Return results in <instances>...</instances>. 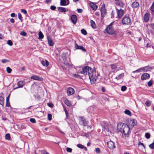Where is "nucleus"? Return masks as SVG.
I'll return each mask as SVG.
<instances>
[{"label": "nucleus", "mask_w": 154, "mask_h": 154, "mask_svg": "<svg viewBox=\"0 0 154 154\" xmlns=\"http://www.w3.org/2000/svg\"><path fill=\"white\" fill-rule=\"evenodd\" d=\"M152 81L151 80L149 81L148 82V86H149V87H150L152 85Z\"/></svg>", "instance_id": "54"}, {"label": "nucleus", "mask_w": 154, "mask_h": 154, "mask_svg": "<svg viewBox=\"0 0 154 154\" xmlns=\"http://www.w3.org/2000/svg\"><path fill=\"white\" fill-rule=\"evenodd\" d=\"M25 84V82L24 81H20L17 83L18 87L14 88V90L18 88H23Z\"/></svg>", "instance_id": "10"}, {"label": "nucleus", "mask_w": 154, "mask_h": 154, "mask_svg": "<svg viewBox=\"0 0 154 154\" xmlns=\"http://www.w3.org/2000/svg\"><path fill=\"white\" fill-rule=\"evenodd\" d=\"M11 16L12 17H14L16 16V14L14 13H12L11 14Z\"/></svg>", "instance_id": "59"}, {"label": "nucleus", "mask_w": 154, "mask_h": 154, "mask_svg": "<svg viewBox=\"0 0 154 154\" xmlns=\"http://www.w3.org/2000/svg\"><path fill=\"white\" fill-rule=\"evenodd\" d=\"M83 10L81 9H77V12L79 13H82V12Z\"/></svg>", "instance_id": "56"}, {"label": "nucleus", "mask_w": 154, "mask_h": 154, "mask_svg": "<svg viewBox=\"0 0 154 154\" xmlns=\"http://www.w3.org/2000/svg\"><path fill=\"white\" fill-rule=\"evenodd\" d=\"M91 25V26L94 29H95L96 28V26L95 23L94 21L92 20L90 21Z\"/></svg>", "instance_id": "27"}, {"label": "nucleus", "mask_w": 154, "mask_h": 154, "mask_svg": "<svg viewBox=\"0 0 154 154\" xmlns=\"http://www.w3.org/2000/svg\"><path fill=\"white\" fill-rule=\"evenodd\" d=\"M67 93L68 95H71L74 93V90L73 88L69 87L67 89Z\"/></svg>", "instance_id": "16"}, {"label": "nucleus", "mask_w": 154, "mask_h": 154, "mask_svg": "<svg viewBox=\"0 0 154 154\" xmlns=\"http://www.w3.org/2000/svg\"><path fill=\"white\" fill-rule=\"evenodd\" d=\"M71 20L74 24L77 22V16L75 15H72L71 17Z\"/></svg>", "instance_id": "17"}, {"label": "nucleus", "mask_w": 154, "mask_h": 154, "mask_svg": "<svg viewBox=\"0 0 154 154\" xmlns=\"http://www.w3.org/2000/svg\"><path fill=\"white\" fill-rule=\"evenodd\" d=\"M81 122H82V125L84 126H86L87 125V123L85 119L83 118H82L81 119Z\"/></svg>", "instance_id": "28"}, {"label": "nucleus", "mask_w": 154, "mask_h": 154, "mask_svg": "<svg viewBox=\"0 0 154 154\" xmlns=\"http://www.w3.org/2000/svg\"><path fill=\"white\" fill-rule=\"evenodd\" d=\"M75 48L76 49H80L82 50L83 51H85L86 50L83 47L81 46H79L76 43L75 44Z\"/></svg>", "instance_id": "15"}, {"label": "nucleus", "mask_w": 154, "mask_h": 154, "mask_svg": "<svg viewBox=\"0 0 154 154\" xmlns=\"http://www.w3.org/2000/svg\"><path fill=\"white\" fill-rule=\"evenodd\" d=\"M81 135L82 136H85L87 138H88L89 137V135L88 134L85 133H82Z\"/></svg>", "instance_id": "33"}, {"label": "nucleus", "mask_w": 154, "mask_h": 154, "mask_svg": "<svg viewBox=\"0 0 154 154\" xmlns=\"http://www.w3.org/2000/svg\"><path fill=\"white\" fill-rule=\"evenodd\" d=\"M0 104L2 106L4 105V98L2 96L0 97Z\"/></svg>", "instance_id": "29"}, {"label": "nucleus", "mask_w": 154, "mask_h": 154, "mask_svg": "<svg viewBox=\"0 0 154 154\" xmlns=\"http://www.w3.org/2000/svg\"><path fill=\"white\" fill-rule=\"evenodd\" d=\"M92 69L91 68L88 66H86L82 68V71L78 72V73L84 75H86L88 72V75L89 74L90 70H92Z\"/></svg>", "instance_id": "4"}, {"label": "nucleus", "mask_w": 154, "mask_h": 154, "mask_svg": "<svg viewBox=\"0 0 154 154\" xmlns=\"http://www.w3.org/2000/svg\"><path fill=\"white\" fill-rule=\"evenodd\" d=\"M141 145L142 146H143L144 148H145V146L143 143H141L140 142H139L138 143V145Z\"/></svg>", "instance_id": "57"}, {"label": "nucleus", "mask_w": 154, "mask_h": 154, "mask_svg": "<svg viewBox=\"0 0 154 154\" xmlns=\"http://www.w3.org/2000/svg\"><path fill=\"white\" fill-rule=\"evenodd\" d=\"M6 71L8 73H10L12 71V69L8 67L6 68Z\"/></svg>", "instance_id": "36"}, {"label": "nucleus", "mask_w": 154, "mask_h": 154, "mask_svg": "<svg viewBox=\"0 0 154 154\" xmlns=\"http://www.w3.org/2000/svg\"><path fill=\"white\" fill-rule=\"evenodd\" d=\"M149 19V14L148 13L146 14L144 17V20L145 22H147Z\"/></svg>", "instance_id": "23"}, {"label": "nucleus", "mask_w": 154, "mask_h": 154, "mask_svg": "<svg viewBox=\"0 0 154 154\" xmlns=\"http://www.w3.org/2000/svg\"><path fill=\"white\" fill-rule=\"evenodd\" d=\"M77 146L78 147L81 149H83L84 147V146L83 145L80 144H78Z\"/></svg>", "instance_id": "43"}, {"label": "nucleus", "mask_w": 154, "mask_h": 154, "mask_svg": "<svg viewBox=\"0 0 154 154\" xmlns=\"http://www.w3.org/2000/svg\"><path fill=\"white\" fill-rule=\"evenodd\" d=\"M104 131L107 132L106 135H109L110 134H112L113 131V128L110 125H108L104 128Z\"/></svg>", "instance_id": "6"}, {"label": "nucleus", "mask_w": 154, "mask_h": 154, "mask_svg": "<svg viewBox=\"0 0 154 154\" xmlns=\"http://www.w3.org/2000/svg\"><path fill=\"white\" fill-rule=\"evenodd\" d=\"M149 77L150 75L149 74L147 73H144L142 75L141 79L142 80H144L146 79H149Z\"/></svg>", "instance_id": "12"}, {"label": "nucleus", "mask_w": 154, "mask_h": 154, "mask_svg": "<svg viewBox=\"0 0 154 154\" xmlns=\"http://www.w3.org/2000/svg\"><path fill=\"white\" fill-rule=\"evenodd\" d=\"M82 33L84 35H86L87 34L86 31L84 29H82L81 30Z\"/></svg>", "instance_id": "34"}, {"label": "nucleus", "mask_w": 154, "mask_h": 154, "mask_svg": "<svg viewBox=\"0 0 154 154\" xmlns=\"http://www.w3.org/2000/svg\"><path fill=\"white\" fill-rule=\"evenodd\" d=\"M97 75L95 71L93 70V69L92 70H90L88 76L92 84L95 83L97 79V76L99 75L98 73H97Z\"/></svg>", "instance_id": "2"}, {"label": "nucleus", "mask_w": 154, "mask_h": 154, "mask_svg": "<svg viewBox=\"0 0 154 154\" xmlns=\"http://www.w3.org/2000/svg\"><path fill=\"white\" fill-rule=\"evenodd\" d=\"M152 69V68L149 67V66H147L143 67L139 69H137L135 71H134L133 73H134L135 72H138L140 70H142V71L143 72H147L151 70Z\"/></svg>", "instance_id": "7"}, {"label": "nucleus", "mask_w": 154, "mask_h": 154, "mask_svg": "<svg viewBox=\"0 0 154 154\" xmlns=\"http://www.w3.org/2000/svg\"><path fill=\"white\" fill-rule=\"evenodd\" d=\"M90 5L93 10L95 11L97 10V6L96 5L94 4L93 3H90Z\"/></svg>", "instance_id": "22"}, {"label": "nucleus", "mask_w": 154, "mask_h": 154, "mask_svg": "<svg viewBox=\"0 0 154 154\" xmlns=\"http://www.w3.org/2000/svg\"><path fill=\"white\" fill-rule=\"evenodd\" d=\"M7 44L10 46H12L13 45L12 41L10 40H9L7 42Z\"/></svg>", "instance_id": "41"}, {"label": "nucleus", "mask_w": 154, "mask_h": 154, "mask_svg": "<svg viewBox=\"0 0 154 154\" xmlns=\"http://www.w3.org/2000/svg\"><path fill=\"white\" fill-rule=\"evenodd\" d=\"M151 103L150 102V101L149 100H147L145 102V104L146 106H150L151 105Z\"/></svg>", "instance_id": "37"}, {"label": "nucleus", "mask_w": 154, "mask_h": 154, "mask_svg": "<svg viewBox=\"0 0 154 154\" xmlns=\"http://www.w3.org/2000/svg\"><path fill=\"white\" fill-rule=\"evenodd\" d=\"M57 8L59 11L61 12H65L66 11V8H64L59 7H58Z\"/></svg>", "instance_id": "25"}, {"label": "nucleus", "mask_w": 154, "mask_h": 154, "mask_svg": "<svg viewBox=\"0 0 154 154\" xmlns=\"http://www.w3.org/2000/svg\"><path fill=\"white\" fill-rule=\"evenodd\" d=\"M123 76V75L122 74H121L116 76V79L117 80H119L122 78Z\"/></svg>", "instance_id": "32"}, {"label": "nucleus", "mask_w": 154, "mask_h": 154, "mask_svg": "<svg viewBox=\"0 0 154 154\" xmlns=\"http://www.w3.org/2000/svg\"><path fill=\"white\" fill-rule=\"evenodd\" d=\"M38 38L39 39H42L44 38V35L41 31H40L38 33Z\"/></svg>", "instance_id": "30"}, {"label": "nucleus", "mask_w": 154, "mask_h": 154, "mask_svg": "<svg viewBox=\"0 0 154 154\" xmlns=\"http://www.w3.org/2000/svg\"><path fill=\"white\" fill-rule=\"evenodd\" d=\"M137 124V121L135 119L130 120L129 122V126L133 127L134 126L136 125Z\"/></svg>", "instance_id": "13"}, {"label": "nucleus", "mask_w": 154, "mask_h": 154, "mask_svg": "<svg viewBox=\"0 0 154 154\" xmlns=\"http://www.w3.org/2000/svg\"><path fill=\"white\" fill-rule=\"evenodd\" d=\"M149 147L152 149H154V143H153L149 145Z\"/></svg>", "instance_id": "47"}, {"label": "nucleus", "mask_w": 154, "mask_h": 154, "mask_svg": "<svg viewBox=\"0 0 154 154\" xmlns=\"http://www.w3.org/2000/svg\"><path fill=\"white\" fill-rule=\"evenodd\" d=\"M122 23L123 25H131V20L130 18L127 15H125L122 21Z\"/></svg>", "instance_id": "5"}, {"label": "nucleus", "mask_w": 154, "mask_h": 154, "mask_svg": "<svg viewBox=\"0 0 154 154\" xmlns=\"http://www.w3.org/2000/svg\"><path fill=\"white\" fill-rule=\"evenodd\" d=\"M30 121L32 123H35L36 122L35 120L33 118H30Z\"/></svg>", "instance_id": "42"}, {"label": "nucleus", "mask_w": 154, "mask_h": 154, "mask_svg": "<svg viewBox=\"0 0 154 154\" xmlns=\"http://www.w3.org/2000/svg\"><path fill=\"white\" fill-rule=\"evenodd\" d=\"M145 136L147 139H149L150 138V135L149 133H146L145 134Z\"/></svg>", "instance_id": "38"}, {"label": "nucleus", "mask_w": 154, "mask_h": 154, "mask_svg": "<svg viewBox=\"0 0 154 154\" xmlns=\"http://www.w3.org/2000/svg\"><path fill=\"white\" fill-rule=\"evenodd\" d=\"M20 34L23 36H25L26 35V33L24 31H22L20 33Z\"/></svg>", "instance_id": "45"}, {"label": "nucleus", "mask_w": 154, "mask_h": 154, "mask_svg": "<svg viewBox=\"0 0 154 154\" xmlns=\"http://www.w3.org/2000/svg\"><path fill=\"white\" fill-rule=\"evenodd\" d=\"M69 0H60V5L61 6L66 5L69 4Z\"/></svg>", "instance_id": "14"}, {"label": "nucleus", "mask_w": 154, "mask_h": 154, "mask_svg": "<svg viewBox=\"0 0 154 154\" xmlns=\"http://www.w3.org/2000/svg\"><path fill=\"white\" fill-rule=\"evenodd\" d=\"M5 139L7 140H9L10 139V136L9 134H7L5 136Z\"/></svg>", "instance_id": "35"}, {"label": "nucleus", "mask_w": 154, "mask_h": 154, "mask_svg": "<svg viewBox=\"0 0 154 154\" xmlns=\"http://www.w3.org/2000/svg\"><path fill=\"white\" fill-rule=\"evenodd\" d=\"M9 60L7 59H3L2 60V62L3 63H5L7 62H9Z\"/></svg>", "instance_id": "49"}, {"label": "nucleus", "mask_w": 154, "mask_h": 154, "mask_svg": "<svg viewBox=\"0 0 154 154\" xmlns=\"http://www.w3.org/2000/svg\"><path fill=\"white\" fill-rule=\"evenodd\" d=\"M151 26L153 29H154V23L151 24Z\"/></svg>", "instance_id": "63"}, {"label": "nucleus", "mask_w": 154, "mask_h": 154, "mask_svg": "<svg viewBox=\"0 0 154 154\" xmlns=\"http://www.w3.org/2000/svg\"><path fill=\"white\" fill-rule=\"evenodd\" d=\"M66 150L68 152H72V149L70 148L67 147L66 148Z\"/></svg>", "instance_id": "44"}, {"label": "nucleus", "mask_w": 154, "mask_h": 154, "mask_svg": "<svg viewBox=\"0 0 154 154\" xmlns=\"http://www.w3.org/2000/svg\"><path fill=\"white\" fill-rule=\"evenodd\" d=\"M107 144L108 147L110 149H113L116 147L114 143L111 140L108 142Z\"/></svg>", "instance_id": "9"}, {"label": "nucleus", "mask_w": 154, "mask_h": 154, "mask_svg": "<svg viewBox=\"0 0 154 154\" xmlns=\"http://www.w3.org/2000/svg\"><path fill=\"white\" fill-rule=\"evenodd\" d=\"M131 5L133 8H136L139 7V3L136 2H134L132 3Z\"/></svg>", "instance_id": "21"}, {"label": "nucleus", "mask_w": 154, "mask_h": 154, "mask_svg": "<svg viewBox=\"0 0 154 154\" xmlns=\"http://www.w3.org/2000/svg\"><path fill=\"white\" fill-rule=\"evenodd\" d=\"M48 120L51 121L52 119V115L50 114H48Z\"/></svg>", "instance_id": "46"}, {"label": "nucleus", "mask_w": 154, "mask_h": 154, "mask_svg": "<svg viewBox=\"0 0 154 154\" xmlns=\"http://www.w3.org/2000/svg\"><path fill=\"white\" fill-rule=\"evenodd\" d=\"M111 67L112 69L113 70L117 68V66H116V65L114 64H112L111 65Z\"/></svg>", "instance_id": "39"}, {"label": "nucleus", "mask_w": 154, "mask_h": 154, "mask_svg": "<svg viewBox=\"0 0 154 154\" xmlns=\"http://www.w3.org/2000/svg\"><path fill=\"white\" fill-rule=\"evenodd\" d=\"M114 23L113 22H112L107 26L105 29L106 32L110 35H112L115 33V30L112 26Z\"/></svg>", "instance_id": "3"}, {"label": "nucleus", "mask_w": 154, "mask_h": 154, "mask_svg": "<svg viewBox=\"0 0 154 154\" xmlns=\"http://www.w3.org/2000/svg\"><path fill=\"white\" fill-rule=\"evenodd\" d=\"M50 8L52 10H55L56 9V7L55 6L52 5L51 6Z\"/></svg>", "instance_id": "50"}, {"label": "nucleus", "mask_w": 154, "mask_h": 154, "mask_svg": "<svg viewBox=\"0 0 154 154\" xmlns=\"http://www.w3.org/2000/svg\"><path fill=\"white\" fill-rule=\"evenodd\" d=\"M73 76L75 78H79V76L78 74H73Z\"/></svg>", "instance_id": "48"}, {"label": "nucleus", "mask_w": 154, "mask_h": 154, "mask_svg": "<svg viewBox=\"0 0 154 154\" xmlns=\"http://www.w3.org/2000/svg\"><path fill=\"white\" fill-rule=\"evenodd\" d=\"M41 63L43 66L46 67L48 66L49 64V62L46 60H45V61H42Z\"/></svg>", "instance_id": "24"}, {"label": "nucleus", "mask_w": 154, "mask_h": 154, "mask_svg": "<svg viewBox=\"0 0 154 154\" xmlns=\"http://www.w3.org/2000/svg\"><path fill=\"white\" fill-rule=\"evenodd\" d=\"M31 79L34 80H36L40 81H42L43 80V79L42 78H40L39 76L35 75H32L31 77Z\"/></svg>", "instance_id": "18"}, {"label": "nucleus", "mask_w": 154, "mask_h": 154, "mask_svg": "<svg viewBox=\"0 0 154 154\" xmlns=\"http://www.w3.org/2000/svg\"><path fill=\"white\" fill-rule=\"evenodd\" d=\"M18 18L20 19L21 21L22 20V16L21 15V14H20V13H18Z\"/></svg>", "instance_id": "51"}, {"label": "nucleus", "mask_w": 154, "mask_h": 154, "mask_svg": "<svg viewBox=\"0 0 154 154\" xmlns=\"http://www.w3.org/2000/svg\"><path fill=\"white\" fill-rule=\"evenodd\" d=\"M127 89V87L125 86H122L121 87V90L122 91H124Z\"/></svg>", "instance_id": "40"}, {"label": "nucleus", "mask_w": 154, "mask_h": 154, "mask_svg": "<svg viewBox=\"0 0 154 154\" xmlns=\"http://www.w3.org/2000/svg\"><path fill=\"white\" fill-rule=\"evenodd\" d=\"M101 90L103 92H104L105 91V89L104 87H102V88Z\"/></svg>", "instance_id": "61"}, {"label": "nucleus", "mask_w": 154, "mask_h": 154, "mask_svg": "<svg viewBox=\"0 0 154 154\" xmlns=\"http://www.w3.org/2000/svg\"><path fill=\"white\" fill-rule=\"evenodd\" d=\"M116 9L118 17L119 18H121L125 13L124 11L122 9H118L116 7Z\"/></svg>", "instance_id": "8"}, {"label": "nucleus", "mask_w": 154, "mask_h": 154, "mask_svg": "<svg viewBox=\"0 0 154 154\" xmlns=\"http://www.w3.org/2000/svg\"><path fill=\"white\" fill-rule=\"evenodd\" d=\"M48 105L50 107H52L53 106V105L52 104L50 103H48Z\"/></svg>", "instance_id": "58"}, {"label": "nucleus", "mask_w": 154, "mask_h": 154, "mask_svg": "<svg viewBox=\"0 0 154 154\" xmlns=\"http://www.w3.org/2000/svg\"><path fill=\"white\" fill-rule=\"evenodd\" d=\"M47 40L48 45L50 46H51L54 45V42L53 41H52L50 36H47Z\"/></svg>", "instance_id": "19"}, {"label": "nucleus", "mask_w": 154, "mask_h": 154, "mask_svg": "<svg viewBox=\"0 0 154 154\" xmlns=\"http://www.w3.org/2000/svg\"><path fill=\"white\" fill-rule=\"evenodd\" d=\"M10 22L13 23H14L15 22V21H14V19L13 18H11L10 19Z\"/></svg>", "instance_id": "60"}, {"label": "nucleus", "mask_w": 154, "mask_h": 154, "mask_svg": "<svg viewBox=\"0 0 154 154\" xmlns=\"http://www.w3.org/2000/svg\"><path fill=\"white\" fill-rule=\"evenodd\" d=\"M117 128L119 131L123 133L125 136L129 134L130 133V127L127 124L119 123L117 125Z\"/></svg>", "instance_id": "1"}, {"label": "nucleus", "mask_w": 154, "mask_h": 154, "mask_svg": "<svg viewBox=\"0 0 154 154\" xmlns=\"http://www.w3.org/2000/svg\"><path fill=\"white\" fill-rule=\"evenodd\" d=\"M100 12L101 16L103 17H104L105 15L106 14V11L105 5L104 4H103L102 6L100 9Z\"/></svg>", "instance_id": "11"}, {"label": "nucleus", "mask_w": 154, "mask_h": 154, "mask_svg": "<svg viewBox=\"0 0 154 154\" xmlns=\"http://www.w3.org/2000/svg\"><path fill=\"white\" fill-rule=\"evenodd\" d=\"M21 12L25 14H27V11L26 10L23 9H22L21 10Z\"/></svg>", "instance_id": "55"}, {"label": "nucleus", "mask_w": 154, "mask_h": 154, "mask_svg": "<svg viewBox=\"0 0 154 154\" xmlns=\"http://www.w3.org/2000/svg\"><path fill=\"white\" fill-rule=\"evenodd\" d=\"M10 95H9L7 97L6 99V101H9V99Z\"/></svg>", "instance_id": "62"}, {"label": "nucleus", "mask_w": 154, "mask_h": 154, "mask_svg": "<svg viewBox=\"0 0 154 154\" xmlns=\"http://www.w3.org/2000/svg\"><path fill=\"white\" fill-rule=\"evenodd\" d=\"M116 4L117 5H119L121 7H123L124 6V3L120 0H117L116 1Z\"/></svg>", "instance_id": "20"}, {"label": "nucleus", "mask_w": 154, "mask_h": 154, "mask_svg": "<svg viewBox=\"0 0 154 154\" xmlns=\"http://www.w3.org/2000/svg\"><path fill=\"white\" fill-rule=\"evenodd\" d=\"M10 106L9 101H6V106L8 107H9Z\"/></svg>", "instance_id": "52"}, {"label": "nucleus", "mask_w": 154, "mask_h": 154, "mask_svg": "<svg viewBox=\"0 0 154 154\" xmlns=\"http://www.w3.org/2000/svg\"><path fill=\"white\" fill-rule=\"evenodd\" d=\"M96 152L97 153H100V150L99 148H97L95 150Z\"/></svg>", "instance_id": "53"}, {"label": "nucleus", "mask_w": 154, "mask_h": 154, "mask_svg": "<svg viewBox=\"0 0 154 154\" xmlns=\"http://www.w3.org/2000/svg\"><path fill=\"white\" fill-rule=\"evenodd\" d=\"M64 102L67 106H70L71 105L70 102L67 99H66Z\"/></svg>", "instance_id": "26"}, {"label": "nucleus", "mask_w": 154, "mask_h": 154, "mask_svg": "<svg viewBox=\"0 0 154 154\" xmlns=\"http://www.w3.org/2000/svg\"><path fill=\"white\" fill-rule=\"evenodd\" d=\"M124 113L125 114L129 116H131V112L128 109H126L124 111Z\"/></svg>", "instance_id": "31"}, {"label": "nucleus", "mask_w": 154, "mask_h": 154, "mask_svg": "<svg viewBox=\"0 0 154 154\" xmlns=\"http://www.w3.org/2000/svg\"><path fill=\"white\" fill-rule=\"evenodd\" d=\"M48 152H46V151H45V150H43L42 151V153L43 154H46V153H47Z\"/></svg>", "instance_id": "64"}]
</instances>
